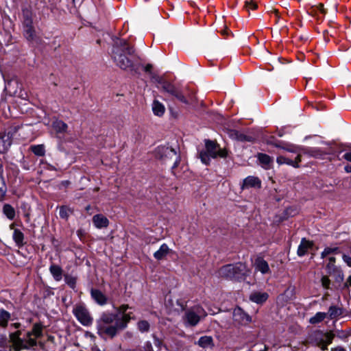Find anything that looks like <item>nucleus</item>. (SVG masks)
I'll return each instance as SVG.
<instances>
[{
	"label": "nucleus",
	"instance_id": "5",
	"mask_svg": "<svg viewBox=\"0 0 351 351\" xmlns=\"http://www.w3.org/2000/svg\"><path fill=\"white\" fill-rule=\"evenodd\" d=\"M206 315V313L202 306H195L186 312L184 320L189 325L194 326L199 323L201 317Z\"/></svg>",
	"mask_w": 351,
	"mask_h": 351
},
{
	"label": "nucleus",
	"instance_id": "26",
	"mask_svg": "<svg viewBox=\"0 0 351 351\" xmlns=\"http://www.w3.org/2000/svg\"><path fill=\"white\" fill-rule=\"evenodd\" d=\"M159 152H162V157L164 158H173V157H176L177 155L176 150L169 147H160Z\"/></svg>",
	"mask_w": 351,
	"mask_h": 351
},
{
	"label": "nucleus",
	"instance_id": "9",
	"mask_svg": "<svg viewBox=\"0 0 351 351\" xmlns=\"http://www.w3.org/2000/svg\"><path fill=\"white\" fill-rule=\"evenodd\" d=\"M233 319L240 324H247L251 322L250 317L239 307L233 311Z\"/></svg>",
	"mask_w": 351,
	"mask_h": 351
},
{
	"label": "nucleus",
	"instance_id": "8",
	"mask_svg": "<svg viewBox=\"0 0 351 351\" xmlns=\"http://www.w3.org/2000/svg\"><path fill=\"white\" fill-rule=\"evenodd\" d=\"M13 132L10 130L0 133V153L5 152L12 144Z\"/></svg>",
	"mask_w": 351,
	"mask_h": 351
},
{
	"label": "nucleus",
	"instance_id": "11",
	"mask_svg": "<svg viewBox=\"0 0 351 351\" xmlns=\"http://www.w3.org/2000/svg\"><path fill=\"white\" fill-rule=\"evenodd\" d=\"M254 266L256 271H260L263 274L270 273L269 265L263 258L258 257L256 258Z\"/></svg>",
	"mask_w": 351,
	"mask_h": 351
},
{
	"label": "nucleus",
	"instance_id": "34",
	"mask_svg": "<svg viewBox=\"0 0 351 351\" xmlns=\"http://www.w3.org/2000/svg\"><path fill=\"white\" fill-rule=\"evenodd\" d=\"M339 253V248L338 247H326L324 251L322 252L321 254V257L322 258H326V256H328V255L330 254H338Z\"/></svg>",
	"mask_w": 351,
	"mask_h": 351
},
{
	"label": "nucleus",
	"instance_id": "44",
	"mask_svg": "<svg viewBox=\"0 0 351 351\" xmlns=\"http://www.w3.org/2000/svg\"><path fill=\"white\" fill-rule=\"evenodd\" d=\"M316 8L322 14H324L326 13V10L322 3H319Z\"/></svg>",
	"mask_w": 351,
	"mask_h": 351
},
{
	"label": "nucleus",
	"instance_id": "49",
	"mask_svg": "<svg viewBox=\"0 0 351 351\" xmlns=\"http://www.w3.org/2000/svg\"><path fill=\"white\" fill-rule=\"evenodd\" d=\"M345 171L347 172V173H350L351 172V166L350 165H347L345 167Z\"/></svg>",
	"mask_w": 351,
	"mask_h": 351
},
{
	"label": "nucleus",
	"instance_id": "42",
	"mask_svg": "<svg viewBox=\"0 0 351 351\" xmlns=\"http://www.w3.org/2000/svg\"><path fill=\"white\" fill-rule=\"evenodd\" d=\"M342 258L343 261L347 264V265L351 267V256L346 254H343Z\"/></svg>",
	"mask_w": 351,
	"mask_h": 351
},
{
	"label": "nucleus",
	"instance_id": "28",
	"mask_svg": "<svg viewBox=\"0 0 351 351\" xmlns=\"http://www.w3.org/2000/svg\"><path fill=\"white\" fill-rule=\"evenodd\" d=\"M326 317V313L318 312L313 317L310 318L309 322L312 324H316L322 322Z\"/></svg>",
	"mask_w": 351,
	"mask_h": 351
},
{
	"label": "nucleus",
	"instance_id": "25",
	"mask_svg": "<svg viewBox=\"0 0 351 351\" xmlns=\"http://www.w3.org/2000/svg\"><path fill=\"white\" fill-rule=\"evenodd\" d=\"M52 127L58 134L64 133L67 129V125L62 121L56 120L53 122Z\"/></svg>",
	"mask_w": 351,
	"mask_h": 351
},
{
	"label": "nucleus",
	"instance_id": "41",
	"mask_svg": "<svg viewBox=\"0 0 351 351\" xmlns=\"http://www.w3.org/2000/svg\"><path fill=\"white\" fill-rule=\"evenodd\" d=\"M321 281H322V285L324 288L328 289L329 287V285L330 284V280L327 276H323L322 278Z\"/></svg>",
	"mask_w": 351,
	"mask_h": 351
},
{
	"label": "nucleus",
	"instance_id": "33",
	"mask_svg": "<svg viewBox=\"0 0 351 351\" xmlns=\"http://www.w3.org/2000/svg\"><path fill=\"white\" fill-rule=\"evenodd\" d=\"M23 25L33 24L32 13L28 9L23 10Z\"/></svg>",
	"mask_w": 351,
	"mask_h": 351
},
{
	"label": "nucleus",
	"instance_id": "40",
	"mask_svg": "<svg viewBox=\"0 0 351 351\" xmlns=\"http://www.w3.org/2000/svg\"><path fill=\"white\" fill-rule=\"evenodd\" d=\"M328 260H329V263L327 265V268L329 270H334V269H335V258L333 257V256H330V257H329Z\"/></svg>",
	"mask_w": 351,
	"mask_h": 351
},
{
	"label": "nucleus",
	"instance_id": "31",
	"mask_svg": "<svg viewBox=\"0 0 351 351\" xmlns=\"http://www.w3.org/2000/svg\"><path fill=\"white\" fill-rule=\"evenodd\" d=\"M334 335L332 332H326L324 335V338L322 339V343L321 344L322 350H326L328 345L332 343Z\"/></svg>",
	"mask_w": 351,
	"mask_h": 351
},
{
	"label": "nucleus",
	"instance_id": "24",
	"mask_svg": "<svg viewBox=\"0 0 351 351\" xmlns=\"http://www.w3.org/2000/svg\"><path fill=\"white\" fill-rule=\"evenodd\" d=\"M258 159L260 163L265 169H269L270 167V164L272 162V158L265 154H258L257 155Z\"/></svg>",
	"mask_w": 351,
	"mask_h": 351
},
{
	"label": "nucleus",
	"instance_id": "52",
	"mask_svg": "<svg viewBox=\"0 0 351 351\" xmlns=\"http://www.w3.org/2000/svg\"><path fill=\"white\" fill-rule=\"evenodd\" d=\"M5 194V191L0 187V197H3Z\"/></svg>",
	"mask_w": 351,
	"mask_h": 351
},
{
	"label": "nucleus",
	"instance_id": "45",
	"mask_svg": "<svg viewBox=\"0 0 351 351\" xmlns=\"http://www.w3.org/2000/svg\"><path fill=\"white\" fill-rule=\"evenodd\" d=\"M343 156L346 160L351 162V152L346 153Z\"/></svg>",
	"mask_w": 351,
	"mask_h": 351
},
{
	"label": "nucleus",
	"instance_id": "32",
	"mask_svg": "<svg viewBox=\"0 0 351 351\" xmlns=\"http://www.w3.org/2000/svg\"><path fill=\"white\" fill-rule=\"evenodd\" d=\"M3 211L8 219H13L15 217V210L10 204H5L3 208Z\"/></svg>",
	"mask_w": 351,
	"mask_h": 351
},
{
	"label": "nucleus",
	"instance_id": "20",
	"mask_svg": "<svg viewBox=\"0 0 351 351\" xmlns=\"http://www.w3.org/2000/svg\"><path fill=\"white\" fill-rule=\"evenodd\" d=\"M243 189L247 187H261L260 180L254 176H248L243 180Z\"/></svg>",
	"mask_w": 351,
	"mask_h": 351
},
{
	"label": "nucleus",
	"instance_id": "15",
	"mask_svg": "<svg viewBox=\"0 0 351 351\" xmlns=\"http://www.w3.org/2000/svg\"><path fill=\"white\" fill-rule=\"evenodd\" d=\"M313 243L312 241L306 240V239H302L298 248V255L299 256H303L307 253L308 250L313 247Z\"/></svg>",
	"mask_w": 351,
	"mask_h": 351
},
{
	"label": "nucleus",
	"instance_id": "29",
	"mask_svg": "<svg viewBox=\"0 0 351 351\" xmlns=\"http://www.w3.org/2000/svg\"><path fill=\"white\" fill-rule=\"evenodd\" d=\"M342 311L341 309L335 306H330L328 309V312L327 313V316H328L330 319H335L341 315Z\"/></svg>",
	"mask_w": 351,
	"mask_h": 351
},
{
	"label": "nucleus",
	"instance_id": "21",
	"mask_svg": "<svg viewBox=\"0 0 351 351\" xmlns=\"http://www.w3.org/2000/svg\"><path fill=\"white\" fill-rule=\"evenodd\" d=\"M10 229L14 230L13 232V239L16 243L18 246H21L23 245L24 240V234L19 229H14V224H11L10 226Z\"/></svg>",
	"mask_w": 351,
	"mask_h": 351
},
{
	"label": "nucleus",
	"instance_id": "2",
	"mask_svg": "<svg viewBox=\"0 0 351 351\" xmlns=\"http://www.w3.org/2000/svg\"><path fill=\"white\" fill-rule=\"evenodd\" d=\"M112 58L119 68L138 73L141 66L138 56L125 40H117L113 46Z\"/></svg>",
	"mask_w": 351,
	"mask_h": 351
},
{
	"label": "nucleus",
	"instance_id": "53",
	"mask_svg": "<svg viewBox=\"0 0 351 351\" xmlns=\"http://www.w3.org/2000/svg\"><path fill=\"white\" fill-rule=\"evenodd\" d=\"M12 326H13L15 328H19V327L20 324H19V323H14V324H13Z\"/></svg>",
	"mask_w": 351,
	"mask_h": 351
},
{
	"label": "nucleus",
	"instance_id": "36",
	"mask_svg": "<svg viewBox=\"0 0 351 351\" xmlns=\"http://www.w3.org/2000/svg\"><path fill=\"white\" fill-rule=\"evenodd\" d=\"M138 329L142 332H147L149 329V324L145 320L139 321L137 324Z\"/></svg>",
	"mask_w": 351,
	"mask_h": 351
},
{
	"label": "nucleus",
	"instance_id": "17",
	"mask_svg": "<svg viewBox=\"0 0 351 351\" xmlns=\"http://www.w3.org/2000/svg\"><path fill=\"white\" fill-rule=\"evenodd\" d=\"M268 298V294L265 292L255 291L250 294V300L255 303L261 304Z\"/></svg>",
	"mask_w": 351,
	"mask_h": 351
},
{
	"label": "nucleus",
	"instance_id": "38",
	"mask_svg": "<svg viewBox=\"0 0 351 351\" xmlns=\"http://www.w3.org/2000/svg\"><path fill=\"white\" fill-rule=\"evenodd\" d=\"M65 281L71 288H73L75 285V278L71 276H66Z\"/></svg>",
	"mask_w": 351,
	"mask_h": 351
},
{
	"label": "nucleus",
	"instance_id": "54",
	"mask_svg": "<svg viewBox=\"0 0 351 351\" xmlns=\"http://www.w3.org/2000/svg\"><path fill=\"white\" fill-rule=\"evenodd\" d=\"M221 34H228V32H227V30H223V31L221 32Z\"/></svg>",
	"mask_w": 351,
	"mask_h": 351
},
{
	"label": "nucleus",
	"instance_id": "35",
	"mask_svg": "<svg viewBox=\"0 0 351 351\" xmlns=\"http://www.w3.org/2000/svg\"><path fill=\"white\" fill-rule=\"evenodd\" d=\"M31 150L35 155L39 156H44L45 153V147L43 145H32L31 147Z\"/></svg>",
	"mask_w": 351,
	"mask_h": 351
},
{
	"label": "nucleus",
	"instance_id": "13",
	"mask_svg": "<svg viewBox=\"0 0 351 351\" xmlns=\"http://www.w3.org/2000/svg\"><path fill=\"white\" fill-rule=\"evenodd\" d=\"M163 88L165 89V90L166 92H167L170 95L174 96L176 98H177L180 101L184 102V103H187L184 95L180 93V91L179 90H178L173 85H171L170 84H165V85H164Z\"/></svg>",
	"mask_w": 351,
	"mask_h": 351
},
{
	"label": "nucleus",
	"instance_id": "46",
	"mask_svg": "<svg viewBox=\"0 0 351 351\" xmlns=\"http://www.w3.org/2000/svg\"><path fill=\"white\" fill-rule=\"evenodd\" d=\"M345 286L346 287H351V275L348 278L346 283H345Z\"/></svg>",
	"mask_w": 351,
	"mask_h": 351
},
{
	"label": "nucleus",
	"instance_id": "43",
	"mask_svg": "<svg viewBox=\"0 0 351 351\" xmlns=\"http://www.w3.org/2000/svg\"><path fill=\"white\" fill-rule=\"evenodd\" d=\"M141 351H154L152 343L150 342H146Z\"/></svg>",
	"mask_w": 351,
	"mask_h": 351
},
{
	"label": "nucleus",
	"instance_id": "6",
	"mask_svg": "<svg viewBox=\"0 0 351 351\" xmlns=\"http://www.w3.org/2000/svg\"><path fill=\"white\" fill-rule=\"evenodd\" d=\"M73 313L77 320L84 326H89L93 322L88 311L82 305H77L73 308Z\"/></svg>",
	"mask_w": 351,
	"mask_h": 351
},
{
	"label": "nucleus",
	"instance_id": "55",
	"mask_svg": "<svg viewBox=\"0 0 351 351\" xmlns=\"http://www.w3.org/2000/svg\"><path fill=\"white\" fill-rule=\"evenodd\" d=\"M90 208V206L86 207V210H88Z\"/></svg>",
	"mask_w": 351,
	"mask_h": 351
},
{
	"label": "nucleus",
	"instance_id": "50",
	"mask_svg": "<svg viewBox=\"0 0 351 351\" xmlns=\"http://www.w3.org/2000/svg\"><path fill=\"white\" fill-rule=\"evenodd\" d=\"M332 351H346L343 348L337 347L332 350Z\"/></svg>",
	"mask_w": 351,
	"mask_h": 351
},
{
	"label": "nucleus",
	"instance_id": "22",
	"mask_svg": "<svg viewBox=\"0 0 351 351\" xmlns=\"http://www.w3.org/2000/svg\"><path fill=\"white\" fill-rule=\"evenodd\" d=\"M152 111L156 116L161 117L165 111L164 105L157 100H154L152 104Z\"/></svg>",
	"mask_w": 351,
	"mask_h": 351
},
{
	"label": "nucleus",
	"instance_id": "23",
	"mask_svg": "<svg viewBox=\"0 0 351 351\" xmlns=\"http://www.w3.org/2000/svg\"><path fill=\"white\" fill-rule=\"evenodd\" d=\"M24 36L28 40H34L36 37L35 29L32 24L23 25Z\"/></svg>",
	"mask_w": 351,
	"mask_h": 351
},
{
	"label": "nucleus",
	"instance_id": "10",
	"mask_svg": "<svg viewBox=\"0 0 351 351\" xmlns=\"http://www.w3.org/2000/svg\"><path fill=\"white\" fill-rule=\"evenodd\" d=\"M300 161H301L300 154H298V155L296 156V157L294 160H292L289 158H287L286 156H280L277 157V159H276L277 163L280 165L286 164V165L292 166L295 168L299 167V163L300 162Z\"/></svg>",
	"mask_w": 351,
	"mask_h": 351
},
{
	"label": "nucleus",
	"instance_id": "18",
	"mask_svg": "<svg viewBox=\"0 0 351 351\" xmlns=\"http://www.w3.org/2000/svg\"><path fill=\"white\" fill-rule=\"evenodd\" d=\"M170 251L171 250L169 249V246L166 243H163L154 254V257L158 261L162 260L169 254Z\"/></svg>",
	"mask_w": 351,
	"mask_h": 351
},
{
	"label": "nucleus",
	"instance_id": "3",
	"mask_svg": "<svg viewBox=\"0 0 351 351\" xmlns=\"http://www.w3.org/2000/svg\"><path fill=\"white\" fill-rule=\"evenodd\" d=\"M43 326L35 324L32 331L27 332L24 339L20 338L21 332L17 331L10 335V340L15 351H20L23 348H29L36 345V339L43 335Z\"/></svg>",
	"mask_w": 351,
	"mask_h": 351
},
{
	"label": "nucleus",
	"instance_id": "39",
	"mask_svg": "<svg viewBox=\"0 0 351 351\" xmlns=\"http://www.w3.org/2000/svg\"><path fill=\"white\" fill-rule=\"evenodd\" d=\"M59 214L62 218H67L69 216V210L66 207H61L60 208Z\"/></svg>",
	"mask_w": 351,
	"mask_h": 351
},
{
	"label": "nucleus",
	"instance_id": "7",
	"mask_svg": "<svg viewBox=\"0 0 351 351\" xmlns=\"http://www.w3.org/2000/svg\"><path fill=\"white\" fill-rule=\"evenodd\" d=\"M233 265L234 269V280H245L251 273L250 269L247 268L245 264L240 263Z\"/></svg>",
	"mask_w": 351,
	"mask_h": 351
},
{
	"label": "nucleus",
	"instance_id": "48",
	"mask_svg": "<svg viewBox=\"0 0 351 351\" xmlns=\"http://www.w3.org/2000/svg\"><path fill=\"white\" fill-rule=\"evenodd\" d=\"M286 149L287 151L289 152H295V153H297V154H299V153H298V149H290V148H287V149Z\"/></svg>",
	"mask_w": 351,
	"mask_h": 351
},
{
	"label": "nucleus",
	"instance_id": "19",
	"mask_svg": "<svg viewBox=\"0 0 351 351\" xmlns=\"http://www.w3.org/2000/svg\"><path fill=\"white\" fill-rule=\"evenodd\" d=\"M197 344L204 349H211L214 346L213 339L210 336L201 337Z\"/></svg>",
	"mask_w": 351,
	"mask_h": 351
},
{
	"label": "nucleus",
	"instance_id": "12",
	"mask_svg": "<svg viewBox=\"0 0 351 351\" xmlns=\"http://www.w3.org/2000/svg\"><path fill=\"white\" fill-rule=\"evenodd\" d=\"M90 295L92 298L99 305L103 306L107 304L108 298L100 290L92 289L90 290Z\"/></svg>",
	"mask_w": 351,
	"mask_h": 351
},
{
	"label": "nucleus",
	"instance_id": "37",
	"mask_svg": "<svg viewBox=\"0 0 351 351\" xmlns=\"http://www.w3.org/2000/svg\"><path fill=\"white\" fill-rule=\"evenodd\" d=\"M245 6L247 11L256 10L258 7L256 3L253 1H246Z\"/></svg>",
	"mask_w": 351,
	"mask_h": 351
},
{
	"label": "nucleus",
	"instance_id": "4",
	"mask_svg": "<svg viewBox=\"0 0 351 351\" xmlns=\"http://www.w3.org/2000/svg\"><path fill=\"white\" fill-rule=\"evenodd\" d=\"M205 151L199 152V158L202 162L206 165L210 164V158H226L228 156V151L226 149L220 148L217 144L212 141L206 140L205 141Z\"/></svg>",
	"mask_w": 351,
	"mask_h": 351
},
{
	"label": "nucleus",
	"instance_id": "51",
	"mask_svg": "<svg viewBox=\"0 0 351 351\" xmlns=\"http://www.w3.org/2000/svg\"><path fill=\"white\" fill-rule=\"evenodd\" d=\"M161 342L158 339H156L154 340V344L156 346H159L160 345Z\"/></svg>",
	"mask_w": 351,
	"mask_h": 351
},
{
	"label": "nucleus",
	"instance_id": "16",
	"mask_svg": "<svg viewBox=\"0 0 351 351\" xmlns=\"http://www.w3.org/2000/svg\"><path fill=\"white\" fill-rule=\"evenodd\" d=\"M93 222L97 228H106L108 226V219L102 215H96L93 218Z\"/></svg>",
	"mask_w": 351,
	"mask_h": 351
},
{
	"label": "nucleus",
	"instance_id": "30",
	"mask_svg": "<svg viewBox=\"0 0 351 351\" xmlns=\"http://www.w3.org/2000/svg\"><path fill=\"white\" fill-rule=\"evenodd\" d=\"M10 314L4 309L0 310V326L5 327L10 319Z\"/></svg>",
	"mask_w": 351,
	"mask_h": 351
},
{
	"label": "nucleus",
	"instance_id": "27",
	"mask_svg": "<svg viewBox=\"0 0 351 351\" xmlns=\"http://www.w3.org/2000/svg\"><path fill=\"white\" fill-rule=\"evenodd\" d=\"M49 270L56 280L60 281L62 279V270L59 266L52 265L50 267Z\"/></svg>",
	"mask_w": 351,
	"mask_h": 351
},
{
	"label": "nucleus",
	"instance_id": "14",
	"mask_svg": "<svg viewBox=\"0 0 351 351\" xmlns=\"http://www.w3.org/2000/svg\"><path fill=\"white\" fill-rule=\"evenodd\" d=\"M234 265H227L221 267L219 270V275L228 279L234 280Z\"/></svg>",
	"mask_w": 351,
	"mask_h": 351
},
{
	"label": "nucleus",
	"instance_id": "47",
	"mask_svg": "<svg viewBox=\"0 0 351 351\" xmlns=\"http://www.w3.org/2000/svg\"><path fill=\"white\" fill-rule=\"evenodd\" d=\"M152 64H147V65L145 66V71L146 72H150V71H151V70H152Z\"/></svg>",
	"mask_w": 351,
	"mask_h": 351
},
{
	"label": "nucleus",
	"instance_id": "1",
	"mask_svg": "<svg viewBox=\"0 0 351 351\" xmlns=\"http://www.w3.org/2000/svg\"><path fill=\"white\" fill-rule=\"evenodd\" d=\"M131 308L128 304H123L117 308L116 313H103L97 321V333L103 337H114L119 330L126 328L132 318V313H127Z\"/></svg>",
	"mask_w": 351,
	"mask_h": 351
}]
</instances>
